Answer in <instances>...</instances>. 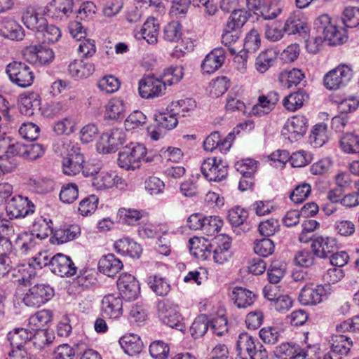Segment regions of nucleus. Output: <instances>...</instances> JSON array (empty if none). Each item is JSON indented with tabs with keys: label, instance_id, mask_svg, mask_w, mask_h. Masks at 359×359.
Masks as SVG:
<instances>
[{
	"label": "nucleus",
	"instance_id": "nucleus-1",
	"mask_svg": "<svg viewBox=\"0 0 359 359\" xmlns=\"http://www.w3.org/2000/svg\"><path fill=\"white\" fill-rule=\"evenodd\" d=\"M316 32L320 34L316 36V44L327 41L329 46H337L346 41L344 32L331 23V19L327 14L316 19Z\"/></svg>",
	"mask_w": 359,
	"mask_h": 359
},
{
	"label": "nucleus",
	"instance_id": "nucleus-44",
	"mask_svg": "<svg viewBox=\"0 0 359 359\" xmlns=\"http://www.w3.org/2000/svg\"><path fill=\"white\" fill-rule=\"evenodd\" d=\"M19 156L25 159L27 158V145H25L20 142H16L15 144H9L6 147L1 154H0V158L1 159H8L11 156Z\"/></svg>",
	"mask_w": 359,
	"mask_h": 359
},
{
	"label": "nucleus",
	"instance_id": "nucleus-31",
	"mask_svg": "<svg viewBox=\"0 0 359 359\" xmlns=\"http://www.w3.org/2000/svg\"><path fill=\"white\" fill-rule=\"evenodd\" d=\"M308 99L307 93L303 90H299L286 96L283 100V105L287 110L294 111L301 108Z\"/></svg>",
	"mask_w": 359,
	"mask_h": 359
},
{
	"label": "nucleus",
	"instance_id": "nucleus-55",
	"mask_svg": "<svg viewBox=\"0 0 359 359\" xmlns=\"http://www.w3.org/2000/svg\"><path fill=\"white\" fill-rule=\"evenodd\" d=\"M97 86L103 92L113 93L118 90L120 82L115 76L109 75L102 78L98 81Z\"/></svg>",
	"mask_w": 359,
	"mask_h": 359
},
{
	"label": "nucleus",
	"instance_id": "nucleus-22",
	"mask_svg": "<svg viewBox=\"0 0 359 359\" xmlns=\"http://www.w3.org/2000/svg\"><path fill=\"white\" fill-rule=\"evenodd\" d=\"M158 31V23L155 18H149L143 24L140 31L135 33V37L137 39H145L149 43H154L157 42Z\"/></svg>",
	"mask_w": 359,
	"mask_h": 359
},
{
	"label": "nucleus",
	"instance_id": "nucleus-14",
	"mask_svg": "<svg viewBox=\"0 0 359 359\" xmlns=\"http://www.w3.org/2000/svg\"><path fill=\"white\" fill-rule=\"evenodd\" d=\"M80 150L79 147L73 146L71 151L63 158L62 165L64 174L74 176L81 171L85 160Z\"/></svg>",
	"mask_w": 359,
	"mask_h": 359
},
{
	"label": "nucleus",
	"instance_id": "nucleus-15",
	"mask_svg": "<svg viewBox=\"0 0 359 359\" xmlns=\"http://www.w3.org/2000/svg\"><path fill=\"white\" fill-rule=\"evenodd\" d=\"M50 270L61 277L72 276L76 274V267L69 257L59 253L51 257Z\"/></svg>",
	"mask_w": 359,
	"mask_h": 359
},
{
	"label": "nucleus",
	"instance_id": "nucleus-28",
	"mask_svg": "<svg viewBox=\"0 0 359 359\" xmlns=\"http://www.w3.org/2000/svg\"><path fill=\"white\" fill-rule=\"evenodd\" d=\"M126 115V104L120 98L110 100L106 106L104 118L113 121L122 119Z\"/></svg>",
	"mask_w": 359,
	"mask_h": 359
},
{
	"label": "nucleus",
	"instance_id": "nucleus-40",
	"mask_svg": "<svg viewBox=\"0 0 359 359\" xmlns=\"http://www.w3.org/2000/svg\"><path fill=\"white\" fill-rule=\"evenodd\" d=\"M189 250L191 253L196 257H201L204 259L208 258L207 255L208 248V245L210 241L204 238L194 237L189 241Z\"/></svg>",
	"mask_w": 359,
	"mask_h": 359
},
{
	"label": "nucleus",
	"instance_id": "nucleus-24",
	"mask_svg": "<svg viewBox=\"0 0 359 359\" xmlns=\"http://www.w3.org/2000/svg\"><path fill=\"white\" fill-rule=\"evenodd\" d=\"M231 299L239 309H245L253 304L256 295L242 287H236L232 291Z\"/></svg>",
	"mask_w": 359,
	"mask_h": 359
},
{
	"label": "nucleus",
	"instance_id": "nucleus-29",
	"mask_svg": "<svg viewBox=\"0 0 359 359\" xmlns=\"http://www.w3.org/2000/svg\"><path fill=\"white\" fill-rule=\"evenodd\" d=\"M231 134L223 141H222L220 134L217 131L212 133L203 142V148L205 151H212L214 149L219 147L220 151H228L231 147L230 140Z\"/></svg>",
	"mask_w": 359,
	"mask_h": 359
},
{
	"label": "nucleus",
	"instance_id": "nucleus-6",
	"mask_svg": "<svg viewBox=\"0 0 359 359\" xmlns=\"http://www.w3.org/2000/svg\"><path fill=\"white\" fill-rule=\"evenodd\" d=\"M54 290L49 285L36 284L24 294L22 302L29 307H39L51 299Z\"/></svg>",
	"mask_w": 359,
	"mask_h": 359
},
{
	"label": "nucleus",
	"instance_id": "nucleus-16",
	"mask_svg": "<svg viewBox=\"0 0 359 359\" xmlns=\"http://www.w3.org/2000/svg\"><path fill=\"white\" fill-rule=\"evenodd\" d=\"M103 316L109 319H118L123 313V301L119 296L109 294L102 301Z\"/></svg>",
	"mask_w": 359,
	"mask_h": 359
},
{
	"label": "nucleus",
	"instance_id": "nucleus-32",
	"mask_svg": "<svg viewBox=\"0 0 359 359\" xmlns=\"http://www.w3.org/2000/svg\"><path fill=\"white\" fill-rule=\"evenodd\" d=\"M304 77V74L299 69H292L290 71H282L278 76L280 85L286 88L297 86Z\"/></svg>",
	"mask_w": 359,
	"mask_h": 359
},
{
	"label": "nucleus",
	"instance_id": "nucleus-30",
	"mask_svg": "<svg viewBox=\"0 0 359 359\" xmlns=\"http://www.w3.org/2000/svg\"><path fill=\"white\" fill-rule=\"evenodd\" d=\"M69 74L75 78L83 79L91 75L94 70V65L84 60H74L68 67Z\"/></svg>",
	"mask_w": 359,
	"mask_h": 359
},
{
	"label": "nucleus",
	"instance_id": "nucleus-54",
	"mask_svg": "<svg viewBox=\"0 0 359 359\" xmlns=\"http://www.w3.org/2000/svg\"><path fill=\"white\" fill-rule=\"evenodd\" d=\"M259 337L266 344H276L280 337L279 329L276 327H266L259 330Z\"/></svg>",
	"mask_w": 359,
	"mask_h": 359
},
{
	"label": "nucleus",
	"instance_id": "nucleus-17",
	"mask_svg": "<svg viewBox=\"0 0 359 359\" xmlns=\"http://www.w3.org/2000/svg\"><path fill=\"white\" fill-rule=\"evenodd\" d=\"M225 60V51L222 48H214L204 58L201 68L207 74H212L218 70Z\"/></svg>",
	"mask_w": 359,
	"mask_h": 359
},
{
	"label": "nucleus",
	"instance_id": "nucleus-3",
	"mask_svg": "<svg viewBox=\"0 0 359 359\" xmlns=\"http://www.w3.org/2000/svg\"><path fill=\"white\" fill-rule=\"evenodd\" d=\"M146 154L147 149L142 144L132 142L119 151L118 164L127 170H135L140 167V162Z\"/></svg>",
	"mask_w": 359,
	"mask_h": 359
},
{
	"label": "nucleus",
	"instance_id": "nucleus-42",
	"mask_svg": "<svg viewBox=\"0 0 359 359\" xmlns=\"http://www.w3.org/2000/svg\"><path fill=\"white\" fill-rule=\"evenodd\" d=\"M184 76V69L182 66L170 67L164 70L161 79L166 86H172L181 81Z\"/></svg>",
	"mask_w": 359,
	"mask_h": 359
},
{
	"label": "nucleus",
	"instance_id": "nucleus-53",
	"mask_svg": "<svg viewBox=\"0 0 359 359\" xmlns=\"http://www.w3.org/2000/svg\"><path fill=\"white\" fill-rule=\"evenodd\" d=\"M261 39L257 30L252 29L246 35L244 41V50L243 51L248 53L255 52L260 46Z\"/></svg>",
	"mask_w": 359,
	"mask_h": 359
},
{
	"label": "nucleus",
	"instance_id": "nucleus-64",
	"mask_svg": "<svg viewBox=\"0 0 359 359\" xmlns=\"http://www.w3.org/2000/svg\"><path fill=\"white\" fill-rule=\"evenodd\" d=\"M39 127L31 122L23 123L20 129L19 134L25 140L34 141L39 136Z\"/></svg>",
	"mask_w": 359,
	"mask_h": 359
},
{
	"label": "nucleus",
	"instance_id": "nucleus-25",
	"mask_svg": "<svg viewBox=\"0 0 359 359\" xmlns=\"http://www.w3.org/2000/svg\"><path fill=\"white\" fill-rule=\"evenodd\" d=\"M119 344L125 353L129 355L140 353L143 347L140 337L134 334L124 335L119 339Z\"/></svg>",
	"mask_w": 359,
	"mask_h": 359
},
{
	"label": "nucleus",
	"instance_id": "nucleus-12",
	"mask_svg": "<svg viewBox=\"0 0 359 359\" xmlns=\"http://www.w3.org/2000/svg\"><path fill=\"white\" fill-rule=\"evenodd\" d=\"M120 295L127 301L135 300L140 292V287L135 276L122 273L117 281Z\"/></svg>",
	"mask_w": 359,
	"mask_h": 359
},
{
	"label": "nucleus",
	"instance_id": "nucleus-7",
	"mask_svg": "<svg viewBox=\"0 0 359 359\" xmlns=\"http://www.w3.org/2000/svg\"><path fill=\"white\" fill-rule=\"evenodd\" d=\"M201 170L208 181L220 182L228 175V166L222 160L216 157L205 159Z\"/></svg>",
	"mask_w": 359,
	"mask_h": 359
},
{
	"label": "nucleus",
	"instance_id": "nucleus-62",
	"mask_svg": "<svg viewBox=\"0 0 359 359\" xmlns=\"http://www.w3.org/2000/svg\"><path fill=\"white\" fill-rule=\"evenodd\" d=\"M97 203L98 198L95 195H90L80 202L79 211L83 216L90 215L96 210Z\"/></svg>",
	"mask_w": 359,
	"mask_h": 359
},
{
	"label": "nucleus",
	"instance_id": "nucleus-43",
	"mask_svg": "<svg viewBox=\"0 0 359 359\" xmlns=\"http://www.w3.org/2000/svg\"><path fill=\"white\" fill-rule=\"evenodd\" d=\"M50 224L52 221L48 222L46 219L41 218L35 221L33 224L32 233L34 236L40 240L46 238L50 234H53L54 231Z\"/></svg>",
	"mask_w": 359,
	"mask_h": 359
},
{
	"label": "nucleus",
	"instance_id": "nucleus-45",
	"mask_svg": "<svg viewBox=\"0 0 359 359\" xmlns=\"http://www.w3.org/2000/svg\"><path fill=\"white\" fill-rule=\"evenodd\" d=\"M148 284L150 288L159 296H165L170 290V284L163 278L152 276L149 278Z\"/></svg>",
	"mask_w": 359,
	"mask_h": 359
},
{
	"label": "nucleus",
	"instance_id": "nucleus-48",
	"mask_svg": "<svg viewBox=\"0 0 359 359\" xmlns=\"http://www.w3.org/2000/svg\"><path fill=\"white\" fill-rule=\"evenodd\" d=\"M177 114L175 113H159L155 115V120L157 122L158 128L171 130L176 127L178 123Z\"/></svg>",
	"mask_w": 359,
	"mask_h": 359
},
{
	"label": "nucleus",
	"instance_id": "nucleus-27",
	"mask_svg": "<svg viewBox=\"0 0 359 359\" xmlns=\"http://www.w3.org/2000/svg\"><path fill=\"white\" fill-rule=\"evenodd\" d=\"M120 178L114 172L100 171L92 180V185L97 190L110 189Z\"/></svg>",
	"mask_w": 359,
	"mask_h": 359
},
{
	"label": "nucleus",
	"instance_id": "nucleus-19",
	"mask_svg": "<svg viewBox=\"0 0 359 359\" xmlns=\"http://www.w3.org/2000/svg\"><path fill=\"white\" fill-rule=\"evenodd\" d=\"M40 102L39 96L35 93L21 95L18 100L20 111L25 116H32L40 110Z\"/></svg>",
	"mask_w": 359,
	"mask_h": 359
},
{
	"label": "nucleus",
	"instance_id": "nucleus-5",
	"mask_svg": "<svg viewBox=\"0 0 359 359\" xmlns=\"http://www.w3.org/2000/svg\"><path fill=\"white\" fill-rule=\"evenodd\" d=\"M6 72L11 82L19 87H29L34 81L33 72L25 63L18 62L10 63L7 65Z\"/></svg>",
	"mask_w": 359,
	"mask_h": 359
},
{
	"label": "nucleus",
	"instance_id": "nucleus-36",
	"mask_svg": "<svg viewBox=\"0 0 359 359\" xmlns=\"http://www.w3.org/2000/svg\"><path fill=\"white\" fill-rule=\"evenodd\" d=\"M79 233L80 228L77 225H71L55 230L53 238L57 244H62L75 239Z\"/></svg>",
	"mask_w": 359,
	"mask_h": 359
},
{
	"label": "nucleus",
	"instance_id": "nucleus-35",
	"mask_svg": "<svg viewBox=\"0 0 359 359\" xmlns=\"http://www.w3.org/2000/svg\"><path fill=\"white\" fill-rule=\"evenodd\" d=\"M53 318V313L50 310H41L36 312L29 318V326L33 332L41 330L49 323Z\"/></svg>",
	"mask_w": 359,
	"mask_h": 359
},
{
	"label": "nucleus",
	"instance_id": "nucleus-11",
	"mask_svg": "<svg viewBox=\"0 0 359 359\" xmlns=\"http://www.w3.org/2000/svg\"><path fill=\"white\" fill-rule=\"evenodd\" d=\"M165 83L160 79L154 76H147L139 82V94L142 98H153L159 97L165 93Z\"/></svg>",
	"mask_w": 359,
	"mask_h": 359
},
{
	"label": "nucleus",
	"instance_id": "nucleus-46",
	"mask_svg": "<svg viewBox=\"0 0 359 359\" xmlns=\"http://www.w3.org/2000/svg\"><path fill=\"white\" fill-rule=\"evenodd\" d=\"M201 231L207 236H212L220 231L223 221L218 216L205 217Z\"/></svg>",
	"mask_w": 359,
	"mask_h": 359
},
{
	"label": "nucleus",
	"instance_id": "nucleus-47",
	"mask_svg": "<svg viewBox=\"0 0 359 359\" xmlns=\"http://www.w3.org/2000/svg\"><path fill=\"white\" fill-rule=\"evenodd\" d=\"M104 138L111 142V147L109 149V151H116L118 146L124 143L126 135L122 129L113 128L109 133L104 134ZM105 151H109V149Z\"/></svg>",
	"mask_w": 359,
	"mask_h": 359
},
{
	"label": "nucleus",
	"instance_id": "nucleus-13",
	"mask_svg": "<svg viewBox=\"0 0 359 359\" xmlns=\"http://www.w3.org/2000/svg\"><path fill=\"white\" fill-rule=\"evenodd\" d=\"M73 0H53L43 9V13L55 20H66L73 11Z\"/></svg>",
	"mask_w": 359,
	"mask_h": 359
},
{
	"label": "nucleus",
	"instance_id": "nucleus-23",
	"mask_svg": "<svg viewBox=\"0 0 359 359\" xmlns=\"http://www.w3.org/2000/svg\"><path fill=\"white\" fill-rule=\"evenodd\" d=\"M350 339L344 335H341L332 345V349L330 353H326L323 359H342L343 355H346L352 346V341Z\"/></svg>",
	"mask_w": 359,
	"mask_h": 359
},
{
	"label": "nucleus",
	"instance_id": "nucleus-9",
	"mask_svg": "<svg viewBox=\"0 0 359 359\" xmlns=\"http://www.w3.org/2000/svg\"><path fill=\"white\" fill-rule=\"evenodd\" d=\"M352 69L341 65L330 71L324 77V85L330 90H337L345 86L352 77Z\"/></svg>",
	"mask_w": 359,
	"mask_h": 359
},
{
	"label": "nucleus",
	"instance_id": "nucleus-34",
	"mask_svg": "<svg viewBox=\"0 0 359 359\" xmlns=\"http://www.w3.org/2000/svg\"><path fill=\"white\" fill-rule=\"evenodd\" d=\"M337 248L334 239L326 237L316 238V256L320 258H330Z\"/></svg>",
	"mask_w": 359,
	"mask_h": 359
},
{
	"label": "nucleus",
	"instance_id": "nucleus-18",
	"mask_svg": "<svg viewBox=\"0 0 359 359\" xmlns=\"http://www.w3.org/2000/svg\"><path fill=\"white\" fill-rule=\"evenodd\" d=\"M27 56L34 64L46 65L53 60L55 55L52 49L45 46H34L30 48Z\"/></svg>",
	"mask_w": 359,
	"mask_h": 359
},
{
	"label": "nucleus",
	"instance_id": "nucleus-50",
	"mask_svg": "<svg viewBox=\"0 0 359 359\" xmlns=\"http://www.w3.org/2000/svg\"><path fill=\"white\" fill-rule=\"evenodd\" d=\"M311 186L307 183H303L297 186L290 194V200L295 204L303 203L311 194Z\"/></svg>",
	"mask_w": 359,
	"mask_h": 359
},
{
	"label": "nucleus",
	"instance_id": "nucleus-37",
	"mask_svg": "<svg viewBox=\"0 0 359 359\" xmlns=\"http://www.w3.org/2000/svg\"><path fill=\"white\" fill-rule=\"evenodd\" d=\"M25 25L30 29L36 30L37 34H41V29L46 25V20L39 16L38 13L27 11L22 16Z\"/></svg>",
	"mask_w": 359,
	"mask_h": 359
},
{
	"label": "nucleus",
	"instance_id": "nucleus-39",
	"mask_svg": "<svg viewBox=\"0 0 359 359\" xmlns=\"http://www.w3.org/2000/svg\"><path fill=\"white\" fill-rule=\"evenodd\" d=\"M250 16V11L245 9H234L227 21L226 27L230 29H238L245 24Z\"/></svg>",
	"mask_w": 359,
	"mask_h": 359
},
{
	"label": "nucleus",
	"instance_id": "nucleus-57",
	"mask_svg": "<svg viewBox=\"0 0 359 359\" xmlns=\"http://www.w3.org/2000/svg\"><path fill=\"white\" fill-rule=\"evenodd\" d=\"M343 22L347 27L353 28L359 25V8L347 7L343 13Z\"/></svg>",
	"mask_w": 359,
	"mask_h": 359
},
{
	"label": "nucleus",
	"instance_id": "nucleus-59",
	"mask_svg": "<svg viewBox=\"0 0 359 359\" xmlns=\"http://www.w3.org/2000/svg\"><path fill=\"white\" fill-rule=\"evenodd\" d=\"M145 190L151 196L163 193L164 182L157 177H149L144 182Z\"/></svg>",
	"mask_w": 359,
	"mask_h": 359
},
{
	"label": "nucleus",
	"instance_id": "nucleus-49",
	"mask_svg": "<svg viewBox=\"0 0 359 359\" xmlns=\"http://www.w3.org/2000/svg\"><path fill=\"white\" fill-rule=\"evenodd\" d=\"M258 339L253 337L247 332L241 333L238 337L236 347L241 355L243 352L248 353L252 351V348L255 347V343H257Z\"/></svg>",
	"mask_w": 359,
	"mask_h": 359
},
{
	"label": "nucleus",
	"instance_id": "nucleus-4",
	"mask_svg": "<svg viewBox=\"0 0 359 359\" xmlns=\"http://www.w3.org/2000/svg\"><path fill=\"white\" fill-rule=\"evenodd\" d=\"M231 243V238L225 234H220L213 238L208 245V257L212 254L214 261L218 264H223L231 256L230 251Z\"/></svg>",
	"mask_w": 359,
	"mask_h": 359
},
{
	"label": "nucleus",
	"instance_id": "nucleus-58",
	"mask_svg": "<svg viewBox=\"0 0 359 359\" xmlns=\"http://www.w3.org/2000/svg\"><path fill=\"white\" fill-rule=\"evenodd\" d=\"M235 168L245 178H250L257 170V162L252 159L238 161Z\"/></svg>",
	"mask_w": 359,
	"mask_h": 359
},
{
	"label": "nucleus",
	"instance_id": "nucleus-8",
	"mask_svg": "<svg viewBox=\"0 0 359 359\" xmlns=\"http://www.w3.org/2000/svg\"><path fill=\"white\" fill-rule=\"evenodd\" d=\"M308 119L304 116H294L288 118L281 130V135L290 142H296L306 133Z\"/></svg>",
	"mask_w": 359,
	"mask_h": 359
},
{
	"label": "nucleus",
	"instance_id": "nucleus-56",
	"mask_svg": "<svg viewBox=\"0 0 359 359\" xmlns=\"http://www.w3.org/2000/svg\"><path fill=\"white\" fill-rule=\"evenodd\" d=\"M41 34H38L37 37L42 36L43 43H55L61 37V32L58 27L55 25H45L41 29Z\"/></svg>",
	"mask_w": 359,
	"mask_h": 359
},
{
	"label": "nucleus",
	"instance_id": "nucleus-61",
	"mask_svg": "<svg viewBox=\"0 0 359 359\" xmlns=\"http://www.w3.org/2000/svg\"><path fill=\"white\" fill-rule=\"evenodd\" d=\"M341 147L346 153H358L359 151V140L352 134H346L341 137Z\"/></svg>",
	"mask_w": 359,
	"mask_h": 359
},
{
	"label": "nucleus",
	"instance_id": "nucleus-63",
	"mask_svg": "<svg viewBox=\"0 0 359 359\" xmlns=\"http://www.w3.org/2000/svg\"><path fill=\"white\" fill-rule=\"evenodd\" d=\"M170 348L162 341H156L150 344L149 352L155 359H165L167 358Z\"/></svg>",
	"mask_w": 359,
	"mask_h": 359
},
{
	"label": "nucleus",
	"instance_id": "nucleus-52",
	"mask_svg": "<svg viewBox=\"0 0 359 359\" xmlns=\"http://www.w3.org/2000/svg\"><path fill=\"white\" fill-rule=\"evenodd\" d=\"M182 36V26L176 21L168 23L163 29V38L170 42L178 41Z\"/></svg>",
	"mask_w": 359,
	"mask_h": 359
},
{
	"label": "nucleus",
	"instance_id": "nucleus-38",
	"mask_svg": "<svg viewBox=\"0 0 359 359\" xmlns=\"http://www.w3.org/2000/svg\"><path fill=\"white\" fill-rule=\"evenodd\" d=\"M276 58V54L273 50L268 49L261 52L255 60L256 69L259 73H265L273 65Z\"/></svg>",
	"mask_w": 359,
	"mask_h": 359
},
{
	"label": "nucleus",
	"instance_id": "nucleus-26",
	"mask_svg": "<svg viewBox=\"0 0 359 359\" xmlns=\"http://www.w3.org/2000/svg\"><path fill=\"white\" fill-rule=\"evenodd\" d=\"M35 333L24 328H16L8 334V339L12 347L21 351L24 345L34 336Z\"/></svg>",
	"mask_w": 359,
	"mask_h": 359
},
{
	"label": "nucleus",
	"instance_id": "nucleus-2",
	"mask_svg": "<svg viewBox=\"0 0 359 359\" xmlns=\"http://www.w3.org/2000/svg\"><path fill=\"white\" fill-rule=\"evenodd\" d=\"M157 313L159 319L168 326L182 331L185 328L177 304L168 299L157 303Z\"/></svg>",
	"mask_w": 359,
	"mask_h": 359
},
{
	"label": "nucleus",
	"instance_id": "nucleus-20",
	"mask_svg": "<svg viewBox=\"0 0 359 359\" xmlns=\"http://www.w3.org/2000/svg\"><path fill=\"white\" fill-rule=\"evenodd\" d=\"M0 35L11 40H22L25 36L22 27L15 21L6 19L0 23Z\"/></svg>",
	"mask_w": 359,
	"mask_h": 359
},
{
	"label": "nucleus",
	"instance_id": "nucleus-51",
	"mask_svg": "<svg viewBox=\"0 0 359 359\" xmlns=\"http://www.w3.org/2000/svg\"><path fill=\"white\" fill-rule=\"evenodd\" d=\"M209 328V323L205 316L197 317L190 327V333L195 339L203 337Z\"/></svg>",
	"mask_w": 359,
	"mask_h": 359
},
{
	"label": "nucleus",
	"instance_id": "nucleus-21",
	"mask_svg": "<svg viewBox=\"0 0 359 359\" xmlns=\"http://www.w3.org/2000/svg\"><path fill=\"white\" fill-rule=\"evenodd\" d=\"M122 262L113 254L104 256L98 262V267L102 273L114 276L122 269Z\"/></svg>",
	"mask_w": 359,
	"mask_h": 359
},
{
	"label": "nucleus",
	"instance_id": "nucleus-41",
	"mask_svg": "<svg viewBox=\"0 0 359 359\" xmlns=\"http://www.w3.org/2000/svg\"><path fill=\"white\" fill-rule=\"evenodd\" d=\"M50 260L51 257L50 258L46 253H40L37 257H34L33 259V261L32 263L29 264L25 269H23V271H27L28 273V276L23 275L22 276V280L24 282L28 281L29 278H31V276H34L35 273L33 271V268L35 266H38L39 269H42L44 266H48L49 269H50ZM22 267H25V266H22Z\"/></svg>",
	"mask_w": 359,
	"mask_h": 359
},
{
	"label": "nucleus",
	"instance_id": "nucleus-33",
	"mask_svg": "<svg viewBox=\"0 0 359 359\" xmlns=\"http://www.w3.org/2000/svg\"><path fill=\"white\" fill-rule=\"evenodd\" d=\"M283 31L289 35L301 33L306 34L309 27L298 15L292 13L286 20Z\"/></svg>",
	"mask_w": 359,
	"mask_h": 359
},
{
	"label": "nucleus",
	"instance_id": "nucleus-10",
	"mask_svg": "<svg viewBox=\"0 0 359 359\" xmlns=\"http://www.w3.org/2000/svg\"><path fill=\"white\" fill-rule=\"evenodd\" d=\"M34 205L27 197L15 196L10 198L6 206L7 215L11 219L25 217L34 212Z\"/></svg>",
	"mask_w": 359,
	"mask_h": 359
},
{
	"label": "nucleus",
	"instance_id": "nucleus-60",
	"mask_svg": "<svg viewBox=\"0 0 359 359\" xmlns=\"http://www.w3.org/2000/svg\"><path fill=\"white\" fill-rule=\"evenodd\" d=\"M78 187L72 183L64 185L60 193V200L65 203H73L78 198Z\"/></svg>",
	"mask_w": 359,
	"mask_h": 359
}]
</instances>
